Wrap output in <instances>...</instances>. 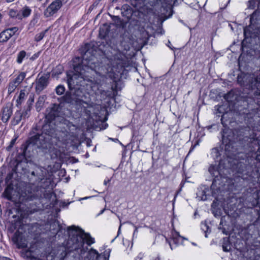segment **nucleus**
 <instances>
[{"label":"nucleus","instance_id":"nucleus-1","mask_svg":"<svg viewBox=\"0 0 260 260\" xmlns=\"http://www.w3.org/2000/svg\"><path fill=\"white\" fill-rule=\"evenodd\" d=\"M90 50L85 51L82 56L81 63L74 67V73L72 75H68V84L70 90L77 99L79 106H82L86 103L83 98L85 91L89 88L93 90V88L101 86L107 82V80L114 79L120 72L122 67V60L124 55L117 53L114 58H117V66H114L108 59H104L102 64H100L98 58L92 53Z\"/></svg>","mask_w":260,"mask_h":260},{"label":"nucleus","instance_id":"nucleus-2","mask_svg":"<svg viewBox=\"0 0 260 260\" xmlns=\"http://www.w3.org/2000/svg\"><path fill=\"white\" fill-rule=\"evenodd\" d=\"M68 232L69 238L65 245L58 247L55 256L50 254L45 259L37 260H63L68 254L72 253H73L72 256L78 260H95L98 257L99 253L96 250L91 248L87 251L88 247L84 246L85 242L88 246L94 243V238L89 233L74 225L69 226Z\"/></svg>","mask_w":260,"mask_h":260},{"label":"nucleus","instance_id":"nucleus-3","mask_svg":"<svg viewBox=\"0 0 260 260\" xmlns=\"http://www.w3.org/2000/svg\"><path fill=\"white\" fill-rule=\"evenodd\" d=\"M243 90L247 93L246 95L238 96L235 91L231 90L225 94L224 98L229 103L237 107L239 116L247 125L250 130L248 135L245 138L251 143L255 142L256 134L255 131H260V99H256L254 95L250 94L251 90L243 86Z\"/></svg>","mask_w":260,"mask_h":260},{"label":"nucleus","instance_id":"nucleus-4","mask_svg":"<svg viewBox=\"0 0 260 260\" xmlns=\"http://www.w3.org/2000/svg\"><path fill=\"white\" fill-rule=\"evenodd\" d=\"M257 161H260V155L258 152L239 153L233 160V169L243 179H247L253 172V167Z\"/></svg>","mask_w":260,"mask_h":260},{"label":"nucleus","instance_id":"nucleus-5","mask_svg":"<svg viewBox=\"0 0 260 260\" xmlns=\"http://www.w3.org/2000/svg\"><path fill=\"white\" fill-rule=\"evenodd\" d=\"M55 131L49 124H45L43 127V132L41 134H37L30 137L26 141L23 153L30 145L36 146L37 148L48 149L52 145V139L55 137Z\"/></svg>","mask_w":260,"mask_h":260},{"label":"nucleus","instance_id":"nucleus-6","mask_svg":"<svg viewBox=\"0 0 260 260\" xmlns=\"http://www.w3.org/2000/svg\"><path fill=\"white\" fill-rule=\"evenodd\" d=\"M238 83L251 90L250 94L260 99V71L254 73L242 72L237 77Z\"/></svg>","mask_w":260,"mask_h":260},{"label":"nucleus","instance_id":"nucleus-7","mask_svg":"<svg viewBox=\"0 0 260 260\" xmlns=\"http://www.w3.org/2000/svg\"><path fill=\"white\" fill-rule=\"evenodd\" d=\"M221 163L220 162L219 166L212 165L209 168V173L214 177L211 186V189L212 196L215 198L226 189L225 186L228 181V177L222 175V173L224 174V173L221 171Z\"/></svg>","mask_w":260,"mask_h":260},{"label":"nucleus","instance_id":"nucleus-8","mask_svg":"<svg viewBox=\"0 0 260 260\" xmlns=\"http://www.w3.org/2000/svg\"><path fill=\"white\" fill-rule=\"evenodd\" d=\"M3 196L7 200L15 202L21 203L25 201L32 200L31 195L27 196L26 194L25 196L23 194L19 195V193L16 192L14 190L13 184L11 182L7 185L3 192Z\"/></svg>","mask_w":260,"mask_h":260},{"label":"nucleus","instance_id":"nucleus-9","mask_svg":"<svg viewBox=\"0 0 260 260\" xmlns=\"http://www.w3.org/2000/svg\"><path fill=\"white\" fill-rule=\"evenodd\" d=\"M49 74H39L35 81V90L37 94L45 89L49 84Z\"/></svg>","mask_w":260,"mask_h":260},{"label":"nucleus","instance_id":"nucleus-10","mask_svg":"<svg viewBox=\"0 0 260 260\" xmlns=\"http://www.w3.org/2000/svg\"><path fill=\"white\" fill-rule=\"evenodd\" d=\"M62 6V4L61 0H55L44 10V16L47 18L53 16L54 14L57 13Z\"/></svg>","mask_w":260,"mask_h":260},{"label":"nucleus","instance_id":"nucleus-11","mask_svg":"<svg viewBox=\"0 0 260 260\" xmlns=\"http://www.w3.org/2000/svg\"><path fill=\"white\" fill-rule=\"evenodd\" d=\"M13 241L17 245L18 248H25L27 247V241L24 233L19 230L17 231L12 238Z\"/></svg>","mask_w":260,"mask_h":260},{"label":"nucleus","instance_id":"nucleus-12","mask_svg":"<svg viewBox=\"0 0 260 260\" xmlns=\"http://www.w3.org/2000/svg\"><path fill=\"white\" fill-rule=\"evenodd\" d=\"M222 144L225 145L226 147H230L235 142V138L232 131L230 129H225L222 133Z\"/></svg>","mask_w":260,"mask_h":260},{"label":"nucleus","instance_id":"nucleus-13","mask_svg":"<svg viewBox=\"0 0 260 260\" xmlns=\"http://www.w3.org/2000/svg\"><path fill=\"white\" fill-rule=\"evenodd\" d=\"M59 106L57 104H54L50 109H47L45 115L46 120L49 122H51L55 117L58 116L59 113Z\"/></svg>","mask_w":260,"mask_h":260},{"label":"nucleus","instance_id":"nucleus-14","mask_svg":"<svg viewBox=\"0 0 260 260\" xmlns=\"http://www.w3.org/2000/svg\"><path fill=\"white\" fill-rule=\"evenodd\" d=\"M12 105L8 103L3 108L2 111V120L4 122H7L10 119L12 114Z\"/></svg>","mask_w":260,"mask_h":260},{"label":"nucleus","instance_id":"nucleus-15","mask_svg":"<svg viewBox=\"0 0 260 260\" xmlns=\"http://www.w3.org/2000/svg\"><path fill=\"white\" fill-rule=\"evenodd\" d=\"M62 99L66 103L75 105L76 106H79V105L78 104V100L76 99L74 93H72L71 90H70V91H67Z\"/></svg>","mask_w":260,"mask_h":260},{"label":"nucleus","instance_id":"nucleus-16","mask_svg":"<svg viewBox=\"0 0 260 260\" xmlns=\"http://www.w3.org/2000/svg\"><path fill=\"white\" fill-rule=\"evenodd\" d=\"M208 190V189L205 187L204 188H201L198 189V192H197V198H198L199 200L205 201L207 200V194L206 192Z\"/></svg>","mask_w":260,"mask_h":260},{"label":"nucleus","instance_id":"nucleus-17","mask_svg":"<svg viewBox=\"0 0 260 260\" xmlns=\"http://www.w3.org/2000/svg\"><path fill=\"white\" fill-rule=\"evenodd\" d=\"M222 247L223 250L225 252H229L231 250V244L229 238L225 237L222 239Z\"/></svg>","mask_w":260,"mask_h":260},{"label":"nucleus","instance_id":"nucleus-18","mask_svg":"<svg viewBox=\"0 0 260 260\" xmlns=\"http://www.w3.org/2000/svg\"><path fill=\"white\" fill-rule=\"evenodd\" d=\"M19 12L20 13L21 20H22L23 18L28 17L30 15L31 10L29 7L25 6L22 8Z\"/></svg>","mask_w":260,"mask_h":260},{"label":"nucleus","instance_id":"nucleus-19","mask_svg":"<svg viewBox=\"0 0 260 260\" xmlns=\"http://www.w3.org/2000/svg\"><path fill=\"white\" fill-rule=\"evenodd\" d=\"M46 99V96L45 95H43L42 96H40L38 100V101L36 103V107L37 109V110L38 111H39L41 110L43 105L44 104L45 100Z\"/></svg>","mask_w":260,"mask_h":260},{"label":"nucleus","instance_id":"nucleus-20","mask_svg":"<svg viewBox=\"0 0 260 260\" xmlns=\"http://www.w3.org/2000/svg\"><path fill=\"white\" fill-rule=\"evenodd\" d=\"M22 119H23L22 116L21 112L20 111H17L14 114L12 123L14 125H17Z\"/></svg>","mask_w":260,"mask_h":260},{"label":"nucleus","instance_id":"nucleus-21","mask_svg":"<svg viewBox=\"0 0 260 260\" xmlns=\"http://www.w3.org/2000/svg\"><path fill=\"white\" fill-rule=\"evenodd\" d=\"M64 124L66 125L70 132L74 135L77 128V126L68 120H64Z\"/></svg>","mask_w":260,"mask_h":260},{"label":"nucleus","instance_id":"nucleus-22","mask_svg":"<svg viewBox=\"0 0 260 260\" xmlns=\"http://www.w3.org/2000/svg\"><path fill=\"white\" fill-rule=\"evenodd\" d=\"M8 15L11 18L21 20L20 13L16 10L10 9L8 12Z\"/></svg>","mask_w":260,"mask_h":260},{"label":"nucleus","instance_id":"nucleus-23","mask_svg":"<svg viewBox=\"0 0 260 260\" xmlns=\"http://www.w3.org/2000/svg\"><path fill=\"white\" fill-rule=\"evenodd\" d=\"M6 29L0 33V43L7 42L11 37Z\"/></svg>","mask_w":260,"mask_h":260},{"label":"nucleus","instance_id":"nucleus-24","mask_svg":"<svg viewBox=\"0 0 260 260\" xmlns=\"http://www.w3.org/2000/svg\"><path fill=\"white\" fill-rule=\"evenodd\" d=\"M25 76L26 73L21 72L13 81L18 86L23 81Z\"/></svg>","mask_w":260,"mask_h":260},{"label":"nucleus","instance_id":"nucleus-25","mask_svg":"<svg viewBox=\"0 0 260 260\" xmlns=\"http://www.w3.org/2000/svg\"><path fill=\"white\" fill-rule=\"evenodd\" d=\"M49 28L46 29L45 30L37 34L35 37V41L38 42L41 41L44 37L45 34L48 32Z\"/></svg>","mask_w":260,"mask_h":260},{"label":"nucleus","instance_id":"nucleus-26","mask_svg":"<svg viewBox=\"0 0 260 260\" xmlns=\"http://www.w3.org/2000/svg\"><path fill=\"white\" fill-rule=\"evenodd\" d=\"M60 229L58 221H55L50 225V230L53 231L54 233H57Z\"/></svg>","mask_w":260,"mask_h":260},{"label":"nucleus","instance_id":"nucleus-27","mask_svg":"<svg viewBox=\"0 0 260 260\" xmlns=\"http://www.w3.org/2000/svg\"><path fill=\"white\" fill-rule=\"evenodd\" d=\"M26 52L24 50L21 51L17 55V62L21 63L23 59L26 56Z\"/></svg>","mask_w":260,"mask_h":260},{"label":"nucleus","instance_id":"nucleus-28","mask_svg":"<svg viewBox=\"0 0 260 260\" xmlns=\"http://www.w3.org/2000/svg\"><path fill=\"white\" fill-rule=\"evenodd\" d=\"M6 30L9 32L8 34L10 37H12L13 36L17 34L19 30V28L18 27H13L6 29Z\"/></svg>","mask_w":260,"mask_h":260},{"label":"nucleus","instance_id":"nucleus-29","mask_svg":"<svg viewBox=\"0 0 260 260\" xmlns=\"http://www.w3.org/2000/svg\"><path fill=\"white\" fill-rule=\"evenodd\" d=\"M18 86L13 81L10 82L8 87V92L10 94L12 93Z\"/></svg>","mask_w":260,"mask_h":260},{"label":"nucleus","instance_id":"nucleus-30","mask_svg":"<svg viewBox=\"0 0 260 260\" xmlns=\"http://www.w3.org/2000/svg\"><path fill=\"white\" fill-rule=\"evenodd\" d=\"M65 88L63 85H59L55 88V92L57 95H61L64 93Z\"/></svg>","mask_w":260,"mask_h":260},{"label":"nucleus","instance_id":"nucleus-31","mask_svg":"<svg viewBox=\"0 0 260 260\" xmlns=\"http://www.w3.org/2000/svg\"><path fill=\"white\" fill-rule=\"evenodd\" d=\"M22 116L23 119L28 118L30 114V109L27 108L21 112Z\"/></svg>","mask_w":260,"mask_h":260},{"label":"nucleus","instance_id":"nucleus-32","mask_svg":"<svg viewBox=\"0 0 260 260\" xmlns=\"http://www.w3.org/2000/svg\"><path fill=\"white\" fill-rule=\"evenodd\" d=\"M211 154L213 155V157H216L217 158H218V156L220 155L218 149H217L216 148H213L212 149Z\"/></svg>","mask_w":260,"mask_h":260},{"label":"nucleus","instance_id":"nucleus-33","mask_svg":"<svg viewBox=\"0 0 260 260\" xmlns=\"http://www.w3.org/2000/svg\"><path fill=\"white\" fill-rule=\"evenodd\" d=\"M25 256H26L28 258H30L31 259H36L34 256L32 255V252L29 250H27L24 254Z\"/></svg>","mask_w":260,"mask_h":260},{"label":"nucleus","instance_id":"nucleus-34","mask_svg":"<svg viewBox=\"0 0 260 260\" xmlns=\"http://www.w3.org/2000/svg\"><path fill=\"white\" fill-rule=\"evenodd\" d=\"M252 200L251 203V205L249 206V207H255L256 206L257 204H258V200L256 198H250V200Z\"/></svg>","mask_w":260,"mask_h":260},{"label":"nucleus","instance_id":"nucleus-35","mask_svg":"<svg viewBox=\"0 0 260 260\" xmlns=\"http://www.w3.org/2000/svg\"><path fill=\"white\" fill-rule=\"evenodd\" d=\"M110 252H111V250L109 249L106 250L104 252V256L106 259L109 258V257L110 256Z\"/></svg>","mask_w":260,"mask_h":260},{"label":"nucleus","instance_id":"nucleus-36","mask_svg":"<svg viewBox=\"0 0 260 260\" xmlns=\"http://www.w3.org/2000/svg\"><path fill=\"white\" fill-rule=\"evenodd\" d=\"M12 176H13V174L12 173H9L7 175V176L5 179V182L7 185L9 184V183H10L9 182V181L11 179Z\"/></svg>","mask_w":260,"mask_h":260},{"label":"nucleus","instance_id":"nucleus-37","mask_svg":"<svg viewBox=\"0 0 260 260\" xmlns=\"http://www.w3.org/2000/svg\"><path fill=\"white\" fill-rule=\"evenodd\" d=\"M17 139V137H16L11 140L10 144L8 147V149H10L12 147H13V145L15 144V143L16 142Z\"/></svg>","mask_w":260,"mask_h":260},{"label":"nucleus","instance_id":"nucleus-38","mask_svg":"<svg viewBox=\"0 0 260 260\" xmlns=\"http://www.w3.org/2000/svg\"><path fill=\"white\" fill-rule=\"evenodd\" d=\"M258 13L257 11H255L251 15L250 18V21H252L254 19H256L257 18L256 17V16L257 15V13Z\"/></svg>","mask_w":260,"mask_h":260},{"label":"nucleus","instance_id":"nucleus-39","mask_svg":"<svg viewBox=\"0 0 260 260\" xmlns=\"http://www.w3.org/2000/svg\"><path fill=\"white\" fill-rule=\"evenodd\" d=\"M227 115V114H224L222 115V117H221V123L222 124V125H223V126H225V125H226V124L224 122V119L225 118V116Z\"/></svg>","mask_w":260,"mask_h":260},{"label":"nucleus","instance_id":"nucleus-40","mask_svg":"<svg viewBox=\"0 0 260 260\" xmlns=\"http://www.w3.org/2000/svg\"><path fill=\"white\" fill-rule=\"evenodd\" d=\"M224 218H225L224 217H222L221 218V220H220V225L223 226V225H225V222H225V221L224 220Z\"/></svg>","mask_w":260,"mask_h":260},{"label":"nucleus","instance_id":"nucleus-41","mask_svg":"<svg viewBox=\"0 0 260 260\" xmlns=\"http://www.w3.org/2000/svg\"><path fill=\"white\" fill-rule=\"evenodd\" d=\"M219 229H221L224 234L228 235L229 234L228 232L226 230L225 228H221V226H219Z\"/></svg>","mask_w":260,"mask_h":260},{"label":"nucleus","instance_id":"nucleus-42","mask_svg":"<svg viewBox=\"0 0 260 260\" xmlns=\"http://www.w3.org/2000/svg\"><path fill=\"white\" fill-rule=\"evenodd\" d=\"M25 95V94L24 92L21 91L19 96V99L21 100L24 99Z\"/></svg>","mask_w":260,"mask_h":260},{"label":"nucleus","instance_id":"nucleus-43","mask_svg":"<svg viewBox=\"0 0 260 260\" xmlns=\"http://www.w3.org/2000/svg\"><path fill=\"white\" fill-rule=\"evenodd\" d=\"M3 172L2 171H1L0 172V183H2V182L3 181Z\"/></svg>","mask_w":260,"mask_h":260},{"label":"nucleus","instance_id":"nucleus-44","mask_svg":"<svg viewBox=\"0 0 260 260\" xmlns=\"http://www.w3.org/2000/svg\"><path fill=\"white\" fill-rule=\"evenodd\" d=\"M204 228L206 229V230L207 231L208 229V226L207 225V224L206 223H204V224H202V229L203 230H205V229Z\"/></svg>","mask_w":260,"mask_h":260},{"label":"nucleus","instance_id":"nucleus-45","mask_svg":"<svg viewBox=\"0 0 260 260\" xmlns=\"http://www.w3.org/2000/svg\"><path fill=\"white\" fill-rule=\"evenodd\" d=\"M0 260H11V259L7 257H0Z\"/></svg>","mask_w":260,"mask_h":260},{"label":"nucleus","instance_id":"nucleus-46","mask_svg":"<svg viewBox=\"0 0 260 260\" xmlns=\"http://www.w3.org/2000/svg\"><path fill=\"white\" fill-rule=\"evenodd\" d=\"M135 230L134 232L133 236H134L135 235H136L138 233V228L136 226H135Z\"/></svg>","mask_w":260,"mask_h":260},{"label":"nucleus","instance_id":"nucleus-47","mask_svg":"<svg viewBox=\"0 0 260 260\" xmlns=\"http://www.w3.org/2000/svg\"><path fill=\"white\" fill-rule=\"evenodd\" d=\"M58 69H59V72L58 73V74H61V72H62V67L61 66H58Z\"/></svg>","mask_w":260,"mask_h":260},{"label":"nucleus","instance_id":"nucleus-48","mask_svg":"<svg viewBox=\"0 0 260 260\" xmlns=\"http://www.w3.org/2000/svg\"><path fill=\"white\" fill-rule=\"evenodd\" d=\"M110 181V180H108L107 181L105 180L104 182V185H106L108 182Z\"/></svg>","mask_w":260,"mask_h":260},{"label":"nucleus","instance_id":"nucleus-49","mask_svg":"<svg viewBox=\"0 0 260 260\" xmlns=\"http://www.w3.org/2000/svg\"><path fill=\"white\" fill-rule=\"evenodd\" d=\"M105 210V209H103L102 210H101V212L99 213V214H98V215H101V214H103V213H104V212Z\"/></svg>","mask_w":260,"mask_h":260},{"label":"nucleus","instance_id":"nucleus-50","mask_svg":"<svg viewBox=\"0 0 260 260\" xmlns=\"http://www.w3.org/2000/svg\"><path fill=\"white\" fill-rule=\"evenodd\" d=\"M247 30L248 29L247 28L244 29V33L245 36L246 35Z\"/></svg>","mask_w":260,"mask_h":260},{"label":"nucleus","instance_id":"nucleus-51","mask_svg":"<svg viewBox=\"0 0 260 260\" xmlns=\"http://www.w3.org/2000/svg\"><path fill=\"white\" fill-rule=\"evenodd\" d=\"M2 183H0V192L2 191L3 190V187L1 185Z\"/></svg>","mask_w":260,"mask_h":260},{"label":"nucleus","instance_id":"nucleus-52","mask_svg":"<svg viewBox=\"0 0 260 260\" xmlns=\"http://www.w3.org/2000/svg\"><path fill=\"white\" fill-rule=\"evenodd\" d=\"M168 43L169 44L168 45V46L171 48L172 49V48H171V47L170 46V45H171V43L170 41L168 42Z\"/></svg>","mask_w":260,"mask_h":260},{"label":"nucleus","instance_id":"nucleus-53","mask_svg":"<svg viewBox=\"0 0 260 260\" xmlns=\"http://www.w3.org/2000/svg\"><path fill=\"white\" fill-rule=\"evenodd\" d=\"M89 198H90V197H85V198H82L81 200H85V199H88Z\"/></svg>","mask_w":260,"mask_h":260},{"label":"nucleus","instance_id":"nucleus-54","mask_svg":"<svg viewBox=\"0 0 260 260\" xmlns=\"http://www.w3.org/2000/svg\"><path fill=\"white\" fill-rule=\"evenodd\" d=\"M31 175H34V176H35V172H34V171H32V172H31Z\"/></svg>","mask_w":260,"mask_h":260},{"label":"nucleus","instance_id":"nucleus-55","mask_svg":"<svg viewBox=\"0 0 260 260\" xmlns=\"http://www.w3.org/2000/svg\"><path fill=\"white\" fill-rule=\"evenodd\" d=\"M115 96V92H113V93H112V95L111 96L113 97V96Z\"/></svg>","mask_w":260,"mask_h":260},{"label":"nucleus","instance_id":"nucleus-56","mask_svg":"<svg viewBox=\"0 0 260 260\" xmlns=\"http://www.w3.org/2000/svg\"><path fill=\"white\" fill-rule=\"evenodd\" d=\"M254 1V0H251V1H249V3H250V4H251L252 3H253V1Z\"/></svg>","mask_w":260,"mask_h":260},{"label":"nucleus","instance_id":"nucleus-57","mask_svg":"<svg viewBox=\"0 0 260 260\" xmlns=\"http://www.w3.org/2000/svg\"><path fill=\"white\" fill-rule=\"evenodd\" d=\"M120 228H121V225H120V226H119V230H120ZM119 231H118V232H119Z\"/></svg>","mask_w":260,"mask_h":260},{"label":"nucleus","instance_id":"nucleus-58","mask_svg":"<svg viewBox=\"0 0 260 260\" xmlns=\"http://www.w3.org/2000/svg\"><path fill=\"white\" fill-rule=\"evenodd\" d=\"M131 224H133V226H135L134 224H133V223H131Z\"/></svg>","mask_w":260,"mask_h":260},{"label":"nucleus","instance_id":"nucleus-59","mask_svg":"<svg viewBox=\"0 0 260 260\" xmlns=\"http://www.w3.org/2000/svg\"><path fill=\"white\" fill-rule=\"evenodd\" d=\"M131 224H133V226H135L134 224H133V223H131Z\"/></svg>","mask_w":260,"mask_h":260},{"label":"nucleus","instance_id":"nucleus-60","mask_svg":"<svg viewBox=\"0 0 260 260\" xmlns=\"http://www.w3.org/2000/svg\"><path fill=\"white\" fill-rule=\"evenodd\" d=\"M131 224H133V226H135L134 224H133V223H131Z\"/></svg>","mask_w":260,"mask_h":260},{"label":"nucleus","instance_id":"nucleus-61","mask_svg":"<svg viewBox=\"0 0 260 260\" xmlns=\"http://www.w3.org/2000/svg\"><path fill=\"white\" fill-rule=\"evenodd\" d=\"M155 260H159V258H157L155 259Z\"/></svg>","mask_w":260,"mask_h":260},{"label":"nucleus","instance_id":"nucleus-62","mask_svg":"<svg viewBox=\"0 0 260 260\" xmlns=\"http://www.w3.org/2000/svg\"><path fill=\"white\" fill-rule=\"evenodd\" d=\"M205 237H207V235L206 234H205Z\"/></svg>","mask_w":260,"mask_h":260},{"label":"nucleus","instance_id":"nucleus-63","mask_svg":"<svg viewBox=\"0 0 260 260\" xmlns=\"http://www.w3.org/2000/svg\"><path fill=\"white\" fill-rule=\"evenodd\" d=\"M112 90H114V89H113V87H112Z\"/></svg>","mask_w":260,"mask_h":260},{"label":"nucleus","instance_id":"nucleus-64","mask_svg":"<svg viewBox=\"0 0 260 260\" xmlns=\"http://www.w3.org/2000/svg\"><path fill=\"white\" fill-rule=\"evenodd\" d=\"M259 214H260V205H259Z\"/></svg>","mask_w":260,"mask_h":260}]
</instances>
